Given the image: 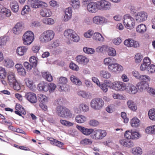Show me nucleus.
Segmentation results:
<instances>
[{"instance_id": "nucleus-1", "label": "nucleus", "mask_w": 155, "mask_h": 155, "mask_svg": "<svg viewBox=\"0 0 155 155\" xmlns=\"http://www.w3.org/2000/svg\"><path fill=\"white\" fill-rule=\"evenodd\" d=\"M55 33L51 30L44 31L40 35L39 40L43 43H47L51 41L54 38Z\"/></svg>"}, {"instance_id": "nucleus-2", "label": "nucleus", "mask_w": 155, "mask_h": 155, "mask_svg": "<svg viewBox=\"0 0 155 155\" xmlns=\"http://www.w3.org/2000/svg\"><path fill=\"white\" fill-rule=\"evenodd\" d=\"M123 19V23L126 28L129 29H132L134 28L135 25L134 19L129 14L125 15Z\"/></svg>"}, {"instance_id": "nucleus-3", "label": "nucleus", "mask_w": 155, "mask_h": 155, "mask_svg": "<svg viewBox=\"0 0 155 155\" xmlns=\"http://www.w3.org/2000/svg\"><path fill=\"white\" fill-rule=\"evenodd\" d=\"M106 130L101 129H97L93 130L90 135L91 137L93 139L99 140H101L107 135Z\"/></svg>"}, {"instance_id": "nucleus-4", "label": "nucleus", "mask_w": 155, "mask_h": 155, "mask_svg": "<svg viewBox=\"0 0 155 155\" xmlns=\"http://www.w3.org/2000/svg\"><path fill=\"white\" fill-rule=\"evenodd\" d=\"M104 105V102L103 100L100 98H95L93 99L90 103L91 107L96 110H100Z\"/></svg>"}, {"instance_id": "nucleus-5", "label": "nucleus", "mask_w": 155, "mask_h": 155, "mask_svg": "<svg viewBox=\"0 0 155 155\" xmlns=\"http://www.w3.org/2000/svg\"><path fill=\"white\" fill-rule=\"evenodd\" d=\"M64 36L67 38L70 39L75 42H77L79 40V37L73 30L68 29L64 32Z\"/></svg>"}, {"instance_id": "nucleus-6", "label": "nucleus", "mask_w": 155, "mask_h": 155, "mask_svg": "<svg viewBox=\"0 0 155 155\" xmlns=\"http://www.w3.org/2000/svg\"><path fill=\"white\" fill-rule=\"evenodd\" d=\"M56 114L59 116H71V111L68 108L62 106H59L56 108Z\"/></svg>"}, {"instance_id": "nucleus-7", "label": "nucleus", "mask_w": 155, "mask_h": 155, "mask_svg": "<svg viewBox=\"0 0 155 155\" xmlns=\"http://www.w3.org/2000/svg\"><path fill=\"white\" fill-rule=\"evenodd\" d=\"M34 35L32 31H26L22 37L23 42L24 45H30L33 41Z\"/></svg>"}, {"instance_id": "nucleus-8", "label": "nucleus", "mask_w": 155, "mask_h": 155, "mask_svg": "<svg viewBox=\"0 0 155 155\" xmlns=\"http://www.w3.org/2000/svg\"><path fill=\"white\" fill-rule=\"evenodd\" d=\"M98 2L99 9L101 10H107L111 8V4L105 0H100Z\"/></svg>"}, {"instance_id": "nucleus-9", "label": "nucleus", "mask_w": 155, "mask_h": 155, "mask_svg": "<svg viewBox=\"0 0 155 155\" xmlns=\"http://www.w3.org/2000/svg\"><path fill=\"white\" fill-rule=\"evenodd\" d=\"M147 14L146 12L141 11L138 12L135 15V17L137 22H142L147 19Z\"/></svg>"}, {"instance_id": "nucleus-10", "label": "nucleus", "mask_w": 155, "mask_h": 155, "mask_svg": "<svg viewBox=\"0 0 155 155\" xmlns=\"http://www.w3.org/2000/svg\"><path fill=\"white\" fill-rule=\"evenodd\" d=\"M108 69L109 71L112 73H116L123 70V67L117 63H113L111 65L108 66Z\"/></svg>"}, {"instance_id": "nucleus-11", "label": "nucleus", "mask_w": 155, "mask_h": 155, "mask_svg": "<svg viewBox=\"0 0 155 155\" xmlns=\"http://www.w3.org/2000/svg\"><path fill=\"white\" fill-rule=\"evenodd\" d=\"M98 5V2H92L89 3L87 5V9L90 12L95 13L99 9Z\"/></svg>"}, {"instance_id": "nucleus-12", "label": "nucleus", "mask_w": 155, "mask_h": 155, "mask_svg": "<svg viewBox=\"0 0 155 155\" xmlns=\"http://www.w3.org/2000/svg\"><path fill=\"white\" fill-rule=\"evenodd\" d=\"M76 127L83 134L86 136H89L91 134L94 129L92 128H87L83 127L77 125Z\"/></svg>"}, {"instance_id": "nucleus-13", "label": "nucleus", "mask_w": 155, "mask_h": 155, "mask_svg": "<svg viewBox=\"0 0 155 155\" xmlns=\"http://www.w3.org/2000/svg\"><path fill=\"white\" fill-rule=\"evenodd\" d=\"M25 98L30 102L35 103L37 102V99L36 95L33 92H27L25 96Z\"/></svg>"}, {"instance_id": "nucleus-14", "label": "nucleus", "mask_w": 155, "mask_h": 155, "mask_svg": "<svg viewBox=\"0 0 155 155\" xmlns=\"http://www.w3.org/2000/svg\"><path fill=\"white\" fill-rule=\"evenodd\" d=\"M124 44L128 47H133L136 48L139 46L138 42L130 39L125 40L124 42Z\"/></svg>"}, {"instance_id": "nucleus-15", "label": "nucleus", "mask_w": 155, "mask_h": 155, "mask_svg": "<svg viewBox=\"0 0 155 155\" xmlns=\"http://www.w3.org/2000/svg\"><path fill=\"white\" fill-rule=\"evenodd\" d=\"M139 135L138 132L130 131V130L126 131L124 134V136L126 138L132 139H137L139 137Z\"/></svg>"}, {"instance_id": "nucleus-16", "label": "nucleus", "mask_w": 155, "mask_h": 155, "mask_svg": "<svg viewBox=\"0 0 155 155\" xmlns=\"http://www.w3.org/2000/svg\"><path fill=\"white\" fill-rule=\"evenodd\" d=\"M24 28V24L22 22H18L13 28V32L15 34H18L22 31Z\"/></svg>"}, {"instance_id": "nucleus-17", "label": "nucleus", "mask_w": 155, "mask_h": 155, "mask_svg": "<svg viewBox=\"0 0 155 155\" xmlns=\"http://www.w3.org/2000/svg\"><path fill=\"white\" fill-rule=\"evenodd\" d=\"M43 2L39 0H28V5L30 7L34 8H38L42 5Z\"/></svg>"}, {"instance_id": "nucleus-18", "label": "nucleus", "mask_w": 155, "mask_h": 155, "mask_svg": "<svg viewBox=\"0 0 155 155\" xmlns=\"http://www.w3.org/2000/svg\"><path fill=\"white\" fill-rule=\"evenodd\" d=\"M76 60L79 64L83 65L86 64L89 61V60L87 58L82 55L77 56Z\"/></svg>"}, {"instance_id": "nucleus-19", "label": "nucleus", "mask_w": 155, "mask_h": 155, "mask_svg": "<svg viewBox=\"0 0 155 155\" xmlns=\"http://www.w3.org/2000/svg\"><path fill=\"white\" fill-rule=\"evenodd\" d=\"M126 91L130 94H135L137 91V88L133 84L130 83H127Z\"/></svg>"}, {"instance_id": "nucleus-20", "label": "nucleus", "mask_w": 155, "mask_h": 155, "mask_svg": "<svg viewBox=\"0 0 155 155\" xmlns=\"http://www.w3.org/2000/svg\"><path fill=\"white\" fill-rule=\"evenodd\" d=\"M65 15L63 19L65 21H67L70 19L72 13V9L71 7L66 8L65 10Z\"/></svg>"}, {"instance_id": "nucleus-21", "label": "nucleus", "mask_w": 155, "mask_h": 155, "mask_svg": "<svg viewBox=\"0 0 155 155\" xmlns=\"http://www.w3.org/2000/svg\"><path fill=\"white\" fill-rule=\"evenodd\" d=\"M78 96L85 99H88L91 97V94L88 91H80L78 92Z\"/></svg>"}, {"instance_id": "nucleus-22", "label": "nucleus", "mask_w": 155, "mask_h": 155, "mask_svg": "<svg viewBox=\"0 0 155 155\" xmlns=\"http://www.w3.org/2000/svg\"><path fill=\"white\" fill-rule=\"evenodd\" d=\"M93 38L94 40L101 42H103L104 41L103 37L98 32H95L94 34Z\"/></svg>"}, {"instance_id": "nucleus-23", "label": "nucleus", "mask_w": 155, "mask_h": 155, "mask_svg": "<svg viewBox=\"0 0 155 155\" xmlns=\"http://www.w3.org/2000/svg\"><path fill=\"white\" fill-rule=\"evenodd\" d=\"M7 78L8 82L9 85L17 81L15 78V74L12 72H10L8 73Z\"/></svg>"}, {"instance_id": "nucleus-24", "label": "nucleus", "mask_w": 155, "mask_h": 155, "mask_svg": "<svg viewBox=\"0 0 155 155\" xmlns=\"http://www.w3.org/2000/svg\"><path fill=\"white\" fill-rule=\"evenodd\" d=\"M40 14L43 17H48L51 15V12L48 9L44 8L41 11Z\"/></svg>"}, {"instance_id": "nucleus-25", "label": "nucleus", "mask_w": 155, "mask_h": 155, "mask_svg": "<svg viewBox=\"0 0 155 155\" xmlns=\"http://www.w3.org/2000/svg\"><path fill=\"white\" fill-rule=\"evenodd\" d=\"M105 18L99 16H95L93 18V22L97 24H102L105 21Z\"/></svg>"}, {"instance_id": "nucleus-26", "label": "nucleus", "mask_w": 155, "mask_h": 155, "mask_svg": "<svg viewBox=\"0 0 155 155\" xmlns=\"http://www.w3.org/2000/svg\"><path fill=\"white\" fill-rule=\"evenodd\" d=\"M38 90L40 91L46 92L48 90V84L45 82H42L39 84L38 85Z\"/></svg>"}, {"instance_id": "nucleus-27", "label": "nucleus", "mask_w": 155, "mask_h": 155, "mask_svg": "<svg viewBox=\"0 0 155 155\" xmlns=\"http://www.w3.org/2000/svg\"><path fill=\"white\" fill-rule=\"evenodd\" d=\"M10 7L12 10L14 12H17L18 11L19 7L17 2L13 1L11 2Z\"/></svg>"}, {"instance_id": "nucleus-28", "label": "nucleus", "mask_w": 155, "mask_h": 155, "mask_svg": "<svg viewBox=\"0 0 155 155\" xmlns=\"http://www.w3.org/2000/svg\"><path fill=\"white\" fill-rule=\"evenodd\" d=\"M140 121L136 117H134L130 121V124L134 127H137L140 124Z\"/></svg>"}, {"instance_id": "nucleus-29", "label": "nucleus", "mask_w": 155, "mask_h": 155, "mask_svg": "<svg viewBox=\"0 0 155 155\" xmlns=\"http://www.w3.org/2000/svg\"><path fill=\"white\" fill-rule=\"evenodd\" d=\"M100 76L101 77L104 78L108 79L110 77L111 74L108 71L101 70L100 72Z\"/></svg>"}, {"instance_id": "nucleus-30", "label": "nucleus", "mask_w": 155, "mask_h": 155, "mask_svg": "<svg viewBox=\"0 0 155 155\" xmlns=\"http://www.w3.org/2000/svg\"><path fill=\"white\" fill-rule=\"evenodd\" d=\"M27 49V47L21 46L18 48L16 52L18 55L22 56L26 52Z\"/></svg>"}, {"instance_id": "nucleus-31", "label": "nucleus", "mask_w": 155, "mask_h": 155, "mask_svg": "<svg viewBox=\"0 0 155 155\" xmlns=\"http://www.w3.org/2000/svg\"><path fill=\"white\" fill-rule=\"evenodd\" d=\"M136 29L137 32L142 34L146 31L147 28L145 25L142 24L138 25Z\"/></svg>"}, {"instance_id": "nucleus-32", "label": "nucleus", "mask_w": 155, "mask_h": 155, "mask_svg": "<svg viewBox=\"0 0 155 155\" xmlns=\"http://www.w3.org/2000/svg\"><path fill=\"white\" fill-rule=\"evenodd\" d=\"M127 104L129 108L133 111H135L137 109V106L132 100H128L127 102Z\"/></svg>"}, {"instance_id": "nucleus-33", "label": "nucleus", "mask_w": 155, "mask_h": 155, "mask_svg": "<svg viewBox=\"0 0 155 155\" xmlns=\"http://www.w3.org/2000/svg\"><path fill=\"white\" fill-rule=\"evenodd\" d=\"M115 60L113 57H109L104 59V63L105 65L109 66L114 63Z\"/></svg>"}, {"instance_id": "nucleus-34", "label": "nucleus", "mask_w": 155, "mask_h": 155, "mask_svg": "<svg viewBox=\"0 0 155 155\" xmlns=\"http://www.w3.org/2000/svg\"><path fill=\"white\" fill-rule=\"evenodd\" d=\"M93 141L91 139L88 138H85L81 140L80 142L81 144L83 146H87L91 145Z\"/></svg>"}, {"instance_id": "nucleus-35", "label": "nucleus", "mask_w": 155, "mask_h": 155, "mask_svg": "<svg viewBox=\"0 0 155 155\" xmlns=\"http://www.w3.org/2000/svg\"><path fill=\"white\" fill-rule=\"evenodd\" d=\"M147 84L146 83H144L143 82H140L137 84V86L138 87V89L140 91H142L147 89Z\"/></svg>"}, {"instance_id": "nucleus-36", "label": "nucleus", "mask_w": 155, "mask_h": 155, "mask_svg": "<svg viewBox=\"0 0 155 155\" xmlns=\"http://www.w3.org/2000/svg\"><path fill=\"white\" fill-rule=\"evenodd\" d=\"M70 79L71 82L75 84L80 85L81 84V81L74 75H71L70 77Z\"/></svg>"}, {"instance_id": "nucleus-37", "label": "nucleus", "mask_w": 155, "mask_h": 155, "mask_svg": "<svg viewBox=\"0 0 155 155\" xmlns=\"http://www.w3.org/2000/svg\"><path fill=\"white\" fill-rule=\"evenodd\" d=\"M29 62L32 67L35 68L37 64V58L34 56H32L30 58Z\"/></svg>"}, {"instance_id": "nucleus-38", "label": "nucleus", "mask_w": 155, "mask_h": 155, "mask_svg": "<svg viewBox=\"0 0 155 155\" xmlns=\"http://www.w3.org/2000/svg\"><path fill=\"white\" fill-rule=\"evenodd\" d=\"M145 132L148 134H155V125L147 127L145 129Z\"/></svg>"}, {"instance_id": "nucleus-39", "label": "nucleus", "mask_w": 155, "mask_h": 155, "mask_svg": "<svg viewBox=\"0 0 155 155\" xmlns=\"http://www.w3.org/2000/svg\"><path fill=\"white\" fill-rule=\"evenodd\" d=\"M41 21L44 24L47 25H53L54 23V20L51 18H43Z\"/></svg>"}, {"instance_id": "nucleus-40", "label": "nucleus", "mask_w": 155, "mask_h": 155, "mask_svg": "<svg viewBox=\"0 0 155 155\" xmlns=\"http://www.w3.org/2000/svg\"><path fill=\"white\" fill-rule=\"evenodd\" d=\"M43 77L45 78L47 81L51 82L52 81L53 78L52 76L49 73L45 72L43 73Z\"/></svg>"}, {"instance_id": "nucleus-41", "label": "nucleus", "mask_w": 155, "mask_h": 155, "mask_svg": "<svg viewBox=\"0 0 155 155\" xmlns=\"http://www.w3.org/2000/svg\"><path fill=\"white\" fill-rule=\"evenodd\" d=\"M132 152L135 155H140L142 153V149L139 147L133 148Z\"/></svg>"}, {"instance_id": "nucleus-42", "label": "nucleus", "mask_w": 155, "mask_h": 155, "mask_svg": "<svg viewBox=\"0 0 155 155\" xmlns=\"http://www.w3.org/2000/svg\"><path fill=\"white\" fill-rule=\"evenodd\" d=\"M108 47L106 45L99 46L96 49V51L98 53H102L105 51L107 49Z\"/></svg>"}, {"instance_id": "nucleus-43", "label": "nucleus", "mask_w": 155, "mask_h": 155, "mask_svg": "<svg viewBox=\"0 0 155 155\" xmlns=\"http://www.w3.org/2000/svg\"><path fill=\"white\" fill-rule=\"evenodd\" d=\"M11 86H12L13 89L15 90L19 91L20 90L21 87L20 84L17 81L14 82L12 84H10Z\"/></svg>"}, {"instance_id": "nucleus-44", "label": "nucleus", "mask_w": 155, "mask_h": 155, "mask_svg": "<svg viewBox=\"0 0 155 155\" xmlns=\"http://www.w3.org/2000/svg\"><path fill=\"white\" fill-rule=\"evenodd\" d=\"M119 81H115L110 84V88L116 91H119Z\"/></svg>"}, {"instance_id": "nucleus-45", "label": "nucleus", "mask_w": 155, "mask_h": 155, "mask_svg": "<svg viewBox=\"0 0 155 155\" xmlns=\"http://www.w3.org/2000/svg\"><path fill=\"white\" fill-rule=\"evenodd\" d=\"M30 7L28 5L25 6L22 8L21 11V14L22 15H24L27 14L31 11Z\"/></svg>"}, {"instance_id": "nucleus-46", "label": "nucleus", "mask_w": 155, "mask_h": 155, "mask_svg": "<svg viewBox=\"0 0 155 155\" xmlns=\"http://www.w3.org/2000/svg\"><path fill=\"white\" fill-rule=\"evenodd\" d=\"M139 80L144 83L149 81L150 80V77L147 75H141Z\"/></svg>"}, {"instance_id": "nucleus-47", "label": "nucleus", "mask_w": 155, "mask_h": 155, "mask_svg": "<svg viewBox=\"0 0 155 155\" xmlns=\"http://www.w3.org/2000/svg\"><path fill=\"white\" fill-rule=\"evenodd\" d=\"M6 74L5 68L0 67V78L4 79L6 77Z\"/></svg>"}, {"instance_id": "nucleus-48", "label": "nucleus", "mask_w": 155, "mask_h": 155, "mask_svg": "<svg viewBox=\"0 0 155 155\" xmlns=\"http://www.w3.org/2000/svg\"><path fill=\"white\" fill-rule=\"evenodd\" d=\"M83 50L85 53L88 54H93L95 52V50L94 49L86 47L84 48Z\"/></svg>"}, {"instance_id": "nucleus-49", "label": "nucleus", "mask_w": 155, "mask_h": 155, "mask_svg": "<svg viewBox=\"0 0 155 155\" xmlns=\"http://www.w3.org/2000/svg\"><path fill=\"white\" fill-rule=\"evenodd\" d=\"M79 107L82 109L83 112H87L89 110V106L85 103L81 104L79 105Z\"/></svg>"}, {"instance_id": "nucleus-50", "label": "nucleus", "mask_w": 155, "mask_h": 155, "mask_svg": "<svg viewBox=\"0 0 155 155\" xmlns=\"http://www.w3.org/2000/svg\"><path fill=\"white\" fill-rule=\"evenodd\" d=\"M71 5L74 8H77L79 7L80 2L79 0H71Z\"/></svg>"}, {"instance_id": "nucleus-51", "label": "nucleus", "mask_w": 155, "mask_h": 155, "mask_svg": "<svg viewBox=\"0 0 155 155\" xmlns=\"http://www.w3.org/2000/svg\"><path fill=\"white\" fill-rule=\"evenodd\" d=\"M119 91H123L126 89L127 84L123 82L119 81Z\"/></svg>"}, {"instance_id": "nucleus-52", "label": "nucleus", "mask_w": 155, "mask_h": 155, "mask_svg": "<svg viewBox=\"0 0 155 155\" xmlns=\"http://www.w3.org/2000/svg\"><path fill=\"white\" fill-rule=\"evenodd\" d=\"M56 87V85L53 83H50L49 84H48V89L50 92H54Z\"/></svg>"}, {"instance_id": "nucleus-53", "label": "nucleus", "mask_w": 155, "mask_h": 155, "mask_svg": "<svg viewBox=\"0 0 155 155\" xmlns=\"http://www.w3.org/2000/svg\"><path fill=\"white\" fill-rule=\"evenodd\" d=\"M87 120L86 117H76L75 120L78 123H82Z\"/></svg>"}, {"instance_id": "nucleus-54", "label": "nucleus", "mask_w": 155, "mask_h": 155, "mask_svg": "<svg viewBox=\"0 0 155 155\" xmlns=\"http://www.w3.org/2000/svg\"><path fill=\"white\" fill-rule=\"evenodd\" d=\"M108 54L110 56H114L116 54V51L115 49L110 48L108 50Z\"/></svg>"}, {"instance_id": "nucleus-55", "label": "nucleus", "mask_w": 155, "mask_h": 155, "mask_svg": "<svg viewBox=\"0 0 155 155\" xmlns=\"http://www.w3.org/2000/svg\"><path fill=\"white\" fill-rule=\"evenodd\" d=\"M38 97V100L42 103H44L47 101V97L45 95L40 94H39Z\"/></svg>"}, {"instance_id": "nucleus-56", "label": "nucleus", "mask_w": 155, "mask_h": 155, "mask_svg": "<svg viewBox=\"0 0 155 155\" xmlns=\"http://www.w3.org/2000/svg\"><path fill=\"white\" fill-rule=\"evenodd\" d=\"M60 122L62 125L67 126L70 127L74 125L73 123L66 120H61Z\"/></svg>"}, {"instance_id": "nucleus-57", "label": "nucleus", "mask_w": 155, "mask_h": 155, "mask_svg": "<svg viewBox=\"0 0 155 155\" xmlns=\"http://www.w3.org/2000/svg\"><path fill=\"white\" fill-rule=\"evenodd\" d=\"M135 61L136 63H140L142 60L143 56L141 54L139 53L137 54L135 57Z\"/></svg>"}, {"instance_id": "nucleus-58", "label": "nucleus", "mask_w": 155, "mask_h": 155, "mask_svg": "<svg viewBox=\"0 0 155 155\" xmlns=\"http://www.w3.org/2000/svg\"><path fill=\"white\" fill-rule=\"evenodd\" d=\"M147 71L149 74L154 73L155 72V65L151 64L148 67Z\"/></svg>"}, {"instance_id": "nucleus-59", "label": "nucleus", "mask_w": 155, "mask_h": 155, "mask_svg": "<svg viewBox=\"0 0 155 155\" xmlns=\"http://www.w3.org/2000/svg\"><path fill=\"white\" fill-rule=\"evenodd\" d=\"M134 143L133 141L131 140L130 138H127V145L126 147L131 148L134 147Z\"/></svg>"}, {"instance_id": "nucleus-60", "label": "nucleus", "mask_w": 155, "mask_h": 155, "mask_svg": "<svg viewBox=\"0 0 155 155\" xmlns=\"http://www.w3.org/2000/svg\"><path fill=\"white\" fill-rule=\"evenodd\" d=\"M101 89L104 92H106L107 91L108 88L107 85L104 83L99 84V85Z\"/></svg>"}, {"instance_id": "nucleus-61", "label": "nucleus", "mask_w": 155, "mask_h": 155, "mask_svg": "<svg viewBox=\"0 0 155 155\" xmlns=\"http://www.w3.org/2000/svg\"><path fill=\"white\" fill-rule=\"evenodd\" d=\"M94 32L92 30H89L84 34V36L87 38H90L93 34Z\"/></svg>"}, {"instance_id": "nucleus-62", "label": "nucleus", "mask_w": 155, "mask_h": 155, "mask_svg": "<svg viewBox=\"0 0 155 155\" xmlns=\"http://www.w3.org/2000/svg\"><path fill=\"white\" fill-rule=\"evenodd\" d=\"M18 72V74L21 76H25L26 75L25 69L23 67L19 69Z\"/></svg>"}, {"instance_id": "nucleus-63", "label": "nucleus", "mask_w": 155, "mask_h": 155, "mask_svg": "<svg viewBox=\"0 0 155 155\" xmlns=\"http://www.w3.org/2000/svg\"><path fill=\"white\" fill-rule=\"evenodd\" d=\"M89 125L93 127H96L99 124V122L97 120H90L89 122Z\"/></svg>"}, {"instance_id": "nucleus-64", "label": "nucleus", "mask_w": 155, "mask_h": 155, "mask_svg": "<svg viewBox=\"0 0 155 155\" xmlns=\"http://www.w3.org/2000/svg\"><path fill=\"white\" fill-rule=\"evenodd\" d=\"M60 45L59 41L58 40H55L51 43V46L53 48H55Z\"/></svg>"}]
</instances>
